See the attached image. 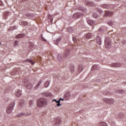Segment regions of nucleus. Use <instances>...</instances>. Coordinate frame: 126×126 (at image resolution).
<instances>
[{
    "mask_svg": "<svg viewBox=\"0 0 126 126\" xmlns=\"http://www.w3.org/2000/svg\"><path fill=\"white\" fill-rule=\"evenodd\" d=\"M47 105V100L45 98H40L37 101V106L38 108H42Z\"/></svg>",
    "mask_w": 126,
    "mask_h": 126,
    "instance_id": "nucleus-1",
    "label": "nucleus"
},
{
    "mask_svg": "<svg viewBox=\"0 0 126 126\" xmlns=\"http://www.w3.org/2000/svg\"><path fill=\"white\" fill-rule=\"evenodd\" d=\"M24 85L25 86H26L28 89H31L32 87H33V85L31 84L30 81L29 80H27V79H26L24 81Z\"/></svg>",
    "mask_w": 126,
    "mask_h": 126,
    "instance_id": "nucleus-2",
    "label": "nucleus"
},
{
    "mask_svg": "<svg viewBox=\"0 0 126 126\" xmlns=\"http://www.w3.org/2000/svg\"><path fill=\"white\" fill-rule=\"evenodd\" d=\"M14 106V103H11L9 106L7 107L6 112L7 114H10L11 112H12V109H13V107Z\"/></svg>",
    "mask_w": 126,
    "mask_h": 126,
    "instance_id": "nucleus-3",
    "label": "nucleus"
},
{
    "mask_svg": "<svg viewBox=\"0 0 126 126\" xmlns=\"http://www.w3.org/2000/svg\"><path fill=\"white\" fill-rule=\"evenodd\" d=\"M111 41L109 40L108 39H105V45L106 48H107V49H110L111 47L112 46V45L111 44Z\"/></svg>",
    "mask_w": 126,
    "mask_h": 126,
    "instance_id": "nucleus-4",
    "label": "nucleus"
},
{
    "mask_svg": "<svg viewBox=\"0 0 126 126\" xmlns=\"http://www.w3.org/2000/svg\"><path fill=\"white\" fill-rule=\"evenodd\" d=\"M103 101L106 103H108V104H114V99H103Z\"/></svg>",
    "mask_w": 126,
    "mask_h": 126,
    "instance_id": "nucleus-5",
    "label": "nucleus"
},
{
    "mask_svg": "<svg viewBox=\"0 0 126 126\" xmlns=\"http://www.w3.org/2000/svg\"><path fill=\"white\" fill-rule=\"evenodd\" d=\"M121 65V63H113L110 64V66H112V67H120Z\"/></svg>",
    "mask_w": 126,
    "mask_h": 126,
    "instance_id": "nucleus-6",
    "label": "nucleus"
},
{
    "mask_svg": "<svg viewBox=\"0 0 126 126\" xmlns=\"http://www.w3.org/2000/svg\"><path fill=\"white\" fill-rule=\"evenodd\" d=\"M82 70H83V65L80 64L78 66V71L79 72H81Z\"/></svg>",
    "mask_w": 126,
    "mask_h": 126,
    "instance_id": "nucleus-7",
    "label": "nucleus"
},
{
    "mask_svg": "<svg viewBox=\"0 0 126 126\" xmlns=\"http://www.w3.org/2000/svg\"><path fill=\"white\" fill-rule=\"evenodd\" d=\"M87 22L88 25H91V26H93V25H94L95 24V22L91 20H88Z\"/></svg>",
    "mask_w": 126,
    "mask_h": 126,
    "instance_id": "nucleus-8",
    "label": "nucleus"
},
{
    "mask_svg": "<svg viewBox=\"0 0 126 126\" xmlns=\"http://www.w3.org/2000/svg\"><path fill=\"white\" fill-rule=\"evenodd\" d=\"M24 37H25V34H19L17 35H16V39H20V38H24Z\"/></svg>",
    "mask_w": 126,
    "mask_h": 126,
    "instance_id": "nucleus-9",
    "label": "nucleus"
},
{
    "mask_svg": "<svg viewBox=\"0 0 126 126\" xmlns=\"http://www.w3.org/2000/svg\"><path fill=\"white\" fill-rule=\"evenodd\" d=\"M75 67L74 66V65L71 64L69 66V69L71 71V72H74V68Z\"/></svg>",
    "mask_w": 126,
    "mask_h": 126,
    "instance_id": "nucleus-10",
    "label": "nucleus"
},
{
    "mask_svg": "<svg viewBox=\"0 0 126 126\" xmlns=\"http://www.w3.org/2000/svg\"><path fill=\"white\" fill-rule=\"evenodd\" d=\"M96 42L98 45H101V38L99 36H97L96 38Z\"/></svg>",
    "mask_w": 126,
    "mask_h": 126,
    "instance_id": "nucleus-11",
    "label": "nucleus"
},
{
    "mask_svg": "<svg viewBox=\"0 0 126 126\" xmlns=\"http://www.w3.org/2000/svg\"><path fill=\"white\" fill-rule=\"evenodd\" d=\"M91 37H92V33H88L86 34L85 35V37L86 39H90V38H91Z\"/></svg>",
    "mask_w": 126,
    "mask_h": 126,
    "instance_id": "nucleus-12",
    "label": "nucleus"
},
{
    "mask_svg": "<svg viewBox=\"0 0 126 126\" xmlns=\"http://www.w3.org/2000/svg\"><path fill=\"white\" fill-rule=\"evenodd\" d=\"M15 94L17 97H20L21 96V91L18 90L17 92H16Z\"/></svg>",
    "mask_w": 126,
    "mask_h": 126,
    "instance_id": "nucleus-13",
    "label": "nucleus"
},
{
    "mask_svg": "<svg viewBox=\"0 0 126 126\" xmlns=\"http://www.w3.org/2000/svg\"><path fill=\"white\" fill-rule=\"evenodd\" d=\"M99 126H107V123H106V122L101 121L99 123Z\"/></svg>",
    "mask_w": 126,
    "mask_h": 126,
    "instance_id": "nucleus-14",
    "label": "nucleus"
},
{
    "mask_svg": "<svg viewBox=\"0 0 126 126\" xmlns=\"http://www.w3.org/2000/svg\"><path fill=\"white\" fill-rule=\"evenodd\" d=\"M113 14V12H105V16H111V15Z\"/></svg>",
    "mask_w": 126,
    "mask_h": 126,
    "instance_id": "nucleus-15",
    "label": "nucleus"
},
{
    "mask_svg": "<svg viewBox=\"0 0 126 126\" xmlns=\"http://www.w3.org/2000/svg\"><path fill=\"white\" fill-rule=\"evenodd\" d=\"M116 93H120L121 94H123V93H125V91L122 90H118L116 91L115 92Z\"/></svg>",
    "mask_w": 126,
    "mask_h": 126,
    "instance_id": "nucleus-16",
    "label": "nucleus"
},
{
    "mask_svg": "<svg viewBox=\"0 0 126 126\" xmlns=\"http://www.w3.org/2000/svg\"><path fill=\"white\" fill-rule=\"evenodd\" d=\"M26 62L27 63H30L31 64H34V63H35V62H33V60H30L29 59L26 60Z\"/></svg>",
    "mask_w": 126,
    "mask_h": 126,
    "instance_id": "nucleus-17",
    "label": "nucleus"
},
{
    "mask_svg": "<svg viewBox=\"0 0 126 126\" xmlns=\"http://www.w3.org/2000/svg\"><path fill=\"white\" fill-rule=\"evenodd\" d=\"M25 113H19V114H17V117H23V116H25Z\"/></svg>",
    "mask_w": 126,
    "mask_h": 126,
    "instance_id": "nucleus-18",
    "label": "nucleus"
},
{
    "mask_svg": "<svg viewBox=\"0 0 126 126\" xmlns=\"http://www.w3.org/2000/svg\"><path fill=\"white\" fill-rule=\"evenodd\" d=\"M60 41H61V39H56L54 41V44H55V45H59V43H60Z\"/></svg>",
    "mask_w": 126,
    "mask_h": 126,
    "instance_id": "nucleus-19",
    "label": "nucleus"
},
{
    "mask_svg": "<svg viewBox=\"0 0 126 126\" xmlns=\"http://www.w3.org/2000/svg\"><path fill=\"white\" fill-rule=\"evenodd\" d=\"M21 24L22 25H24V26H27V25H28V23L25 21H22Z\"/></svg>",
    "mask_w": 126,
    "mask_h": 126,
    "instance_id": "nucleus-20",
    "label": "nucleus"
},
{
    "mask_svg": "<svg viewBox=\"0 0 126 126\" xmlns=\"http://www.w3.org/2000/svg\"><path fill=\"white\" fill-rule=\"evenodd\" d=\"M50 84V82L49 81H47L45 84H44V87L47 88L49 86V85Z\"/></svg>",
    "mask_w": 126,
    "mask_h": 126,
    "instance_id": "nucleus-21",
    "label": "nucleus"
},
{
    "mask_svg": "<svg viewBox=\"0 0 126 126\" xmlns=\"http://www.w3.org/2000/svg\"><path fill=\"white\" fill-rule=\"evenodd\" d=\"M108 25H109V26H113V25L114 24V22H113L112 21H109L108 22Z\"/></svg>",
    "mask_w": 126,
    "mask_h": 126,
    "instance_id": "nucleus-22",
    "label": "nucleus"
},
{
    "mask_svg": "<svg viewBox=\"0 0 126 126\" xmlns=\"http://www.w3.org/2000/svg\"><path fill=\"white\" fill-rule=\"evenodd\" d=\"M73 17L74 18H78L79 17V14H74L73 15Z\"/></svg>",
    "mask_w": 126,
    "mask_h": 126,
    "instance_id": "nucleus-23",
    "label": "nucleus"
},
{
    "mask_svg": "<svg viewBox=\"0 0 126 126\" xmlns=\"http://www.w3.org/2000/svg\"><path fill=\"white\" fill-rule=\"evenodd\" d=\"M46 97H52V93H48L46 94Z\"/></svg>",
    "mask_w": 126,
    "mask_h": 126,
    "instance_id": "nucleus-24",
    "label": "nucleus"
},
{
    "mask_svg": "<svg viewBox=\"0 0 126 126\" xmlns=\"http://www.w3.org/2000/svg\"><path fill=\"white\" fill-rule=\"evenodd\" d=\"M60 106H62V104H61V102H60V100H59L57 101V107H60Z\"/></svg>",
    "mask_w": 126,
    "mask_h": 126,
    "instance_id": "nucleus-25",
    "label": "nucleus"
},
{
    "mask_svg": "<svg viewBox=\"0 0 126 126\" xmlns=\"http://www.w3.org/2000/svg\"><path fill=\"white\" fill-rule=\"evenodd\" d=\"M93 15L94 18H97V17H98V14H97L96 13H94Z\"/></svg>",
    "mask_w": 126,
    "mask_h": 126,
    "instance_id": "nucleus-26",
    "label": "nucleus"
},
{
    "mask_svg": "<svg viewBox=\"0 0 126 126\" xmlns=\"http://www.w3.org/2000/svg\"><path fill=\"white\" fill-rule=\"evenodd\" d=\"M102 7H103V8H108V7H109V5L104 4L102 5Z\"/></svg>",
    "mask_w": 126,
    "mask_h": 126,
    "instance_id": "nucleus-27",
    "label": "nucleus"
},
{
    "mask_svg": "<svg viewBox=\"0 0 126 126\" xmlns=\"http://www.w3.org/2000/svg\"><path fill=\"white\" fill-rule=\"evenodd\" d=\"M87 4H88V5H93V2H88V3H87Z\"/></svg>",
    "mask_w": 126,
    "mask_h": 126,
    "instance_id": "nucleus-28",
    "label": "nucleus"
},
{
    "mask_svg": "<svg viewBox=\"0 0 126 126\" xmlns=\"http://www.w3.org/2000/svg\"><path fill=\"white\" fill-rule=\"evenodd\" d=\"M18 45V41H15V42H14V46L15 47H16V46H17Z\"/></svg>",
    "mask_w": 126,
    "mask_h": 126,
    "instance_id": "nucleus-29",
    "label": "nucleus"
},
{
    "mask_svg": "<svg viewBox=\"0 0 126 126\" xmlns=\"http://www.w3.org/2000/svg\"><path fill=\"white\" fill-rule=\"evenodd\" d=\"M25 116H31V113H25Z\"/></svg>",
    "mask_w": 126,
    "mask_h": 126,
    "instance_id": "nucleus-30",
    "label": "nucleus"
},
{
    "mask_svg": "<svg viewBox=\"0 0 126 126\" xmlns=\"http://www.w3.org/2000/svg\"><path fill=\"white\" fill-rule=\"evenodd\" d=\"M52 17V16H51L50 15H48V18H49V19H51V22H52V21H53V18H51Z\"/></svg>",
    "mask_w": 126,
    "mask_h": 126,
    "instance_id": "nucleus-31",
    "label": "nucleus"
},
{
    "mask_svg": "<svg viewBox=\"0 0 126 126\" xmlns=\"http://www.w3.org/2000/svg\"><path fill=\"white\" fill-rule=\"evenodd\" d=\"M72 39L74 42H76V38L75 37H73Z\"/></svg>",
    "mask_w": 126,
    "mask_h": 126,
    "instance_id": "nucleus-32",
    "label": "nucleus"
},
{
    "mask_svg": "<svg viewBox=\"0 0 126 126\" xmlns=\"http://www.w3.org/2000/svg\"><path fill=\"white\" fill-rule=\"evenodd\" d=\"M58 58L59 61H61V59H62V57L61 56V55H59L58 56Z\"/></svg>",
    "mask_w": 126,
    "mask_h": 126,
    "instance_id": "nucleus-33",
    "label": "nucleus"
},
{
    "mask_svg": "<svg viewBox=\"0 0 126 126\" xmlns=\"http://www.w3.org/2000/svg\"><path fill=\"white\" fill-rule=\"evenodd\" d=\"M42 82V81H39V83L37 84V86H40V84H41V83Z\"/></svg>",
    "mask_w": 126,
    "mask_h": 126,
    "instance_id": "nucleus-34",
    "label": "nucleus"
},
{
    "mask_svg": "<svg viewBox=\"0 0 126 126\" xmlns=\"http://www.w3.org/2000/svg\"><path fill=\"white\" fill-rule=\"evenodd\" d=\"M95 66H96V65H94L93 66H92L91 70H94V68H95Z\"/></svg>",
    "mask_w": 126,
    "mask_h": 126,
    "instance_id": "nucleus-35",
    "label": "nucleus"
},
{
    "mask_svg": "<svg viewBox=\"0 0 126 126\" xmlns=\"http://www.w3.org/2000/svg\"><path fill=\"white\" fill-rule=\"evenodd\" d=\"M98 12H99V13H101V12H102V10H101V9H98Z\"/></svg>",
    "mask_w": 126,
    "mask_h": 126,
    "instance_id": "nucleus-36",
    "label": "nucleus"
},
{
    "mask_svg": "<svg viewBox=\"0 0 126 126\" xmlns=\"http://www.w3.org/2000/svg\"><path fill=\"white\" fill-rule=\"evenodd\" d=\"M59 100H60V102H61V101H63L64 99L62 98H60Z\"/></svg>",
    "mask_w": 126,
    "mask_h": 126,
    "instance_id": "nucleus-37",
    "label": "nucleus"
},
{
    "mask_svg": "<svg viewBox=\"0 0 126 126\" xmlns=\"http://www.w3.org/2000/svg\"><path fill=\"white\" fill-rule=\"evenodd\" d=\"M67 30H68V31L69 32V30H71V28H68L67 29Z\"/></svg>",
    "mask_w": 126,
    "mask_h": 126,
    "instance_id": "nucleus-38",
    "label": "nucleus"
},
{
    "mask_svg": "<svg viewBox=\"0 0 126 126\" xmlns=\"http://www.w3.org/2000/svg\"><path fill=\"white\" fill-rule=\"evenodd\" d=\"M53 101H55V102L57 103L58 101L56 99H54Z\"/></svg>",
    "mask_w": 126,
    "mask_h": 126,
    "instance_id": "nucleus-39",
    "label": "nucleus"
},
{
    "mask_svg": "<svg viewBox=\"0 0 126 126\" xmlns=\"http://www.w3.org/2000/svg\"><path fill=\"white\" fill-rule=\"evenodd\" d=\"M42 40H43V41H45V42L47 41L46 40V39H44V38L42 37Z\"/></svg>",
    "mask_w": 126,
    "mask_h": 126,
    "instance_id": "nucleus-40",
    "label": "nucleus"
},
{
    "mask_svg": "<svg viewBox=\"0 0 126 126\" xmlns=\"http://www.w3.org/2000/svg\"><path fill=\"white\" fill-rule=\"evenodd\" d=\"M26 16H29V14H26Z\"/></svg>",
    "mask_w": 126,
    "mask_h": 126,
    "instance_id": "nucleus-41",
    "label": "nucleus"
},
{
    "mask_svg": "<svg viewBox=\"0 0 126 126\" xmlns=\"http://www.w3.org/2000/svg\"><path fill=\"white\" fill-rule=\"evenodd\" d=\"M96 1H99L100 0H95Z\"/></svg>",
    "mask_w": 126,
    "mask_h": 126,
    "instance_id": "nucleus-42",
    "label": "nucleus"
},
{
    "mask_svg": "<svg viewBox=\"0 0 126 126\" xmlns=\"http://www.w3.org/2000/svg\"><path fill=\"white\" fill-rule=\"evenodd\" d=\"M66 94H69V93H67L66 94Z\"/></svg>",
    "mask_w": 126,
    "mask_h": 126,
    "instance_id": "nucleus-43",
    "label": "nucleus"
},
{
    "mask_svg": "<svg viewBox=\"0 0 126 126\" xmlns=\"http://www.w3.org/2000/svg\"><path fill=\"white\" fill-rule=\"evenodd\" d=\"M100 30H101V29H99V31H100Z\"/></svg>",
    "mask_w": 126,
    "mask_h": 126,
    "instance_id": "nucleus-44",
    "label": "nucleus"
},
{
    "mask_svg": "<svg viewBox=\"0 0 126 126\" xmlns=\"http://www.w3.org/2000/svg\"><path fill=\"white\" fill-rule=\"evenodd\" d=\"M13 30V29H10V30Z\"/></svg>",
    "mask_w": 126,
    "mask_h": 126,
    "instance_id": "nucleus-45",
    "label": "nucleus"
},
{
    "mask_svg": "<svg viewBox=\"0 0 126 126\" xmlns=\"http://www.w3.org/2000/svg\"><path fill=\"white\" fill-rule=\"evenodd\" d=\"M1 44V43L0 42V45Z\"/></svg>",
    "mask_w": 126,
    "mask_h": 126,
    "instance_id": "nucleus-46",
    "label": "nucleus"
},
{
    "mask_svg": "<svg viewBox=\"0 0 126 126\" xmlns=\"http://www.w3.org/2000/svg\"><path fill=\"white\" fill-rule=\"evenodd\" d=\"M8 30L9 31V29H8Z\"/></svg>",
    "mask_w": 126,
    "mask_h": 126,
    "instance_id": "nucleus-47",
    "label": "nucleus"
}]
</instances>
